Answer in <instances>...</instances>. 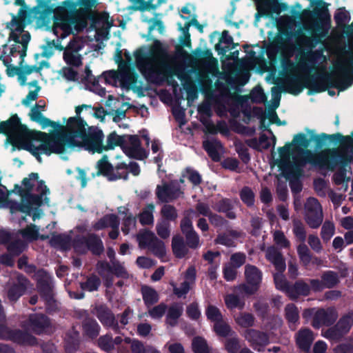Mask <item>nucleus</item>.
I'll return each mask as SVG.
<instances>
[{
    "label": "nucleus",
    "instance_id": "f257e3e1",
    "mask_svg": "<svg viewBox=\"0 0 353 353\" xmlns=\"http://www.w3.org/2000/svg\"><path fill=\"white\" fill-rule=\"evenodd\" d=\"M45 107V103H41V101L32 107L28 114L30 120L39 123L42 129L50 127L59 130L60 134L40 132L39 139H28L27 129L21 124L17 115L12 116L6 121H0V134H6L13 144L21 145L24 150L32 153L39 161H41V154H61L69 147L68 138L70 132L65 128L67 124L61 125L46 117L43 114Z\"/></svg>",
    "mask_w": 353,
    "mask_h": 353
},
{
    "label": "nucleus",
    "instance_id": "f03ea898",
    "mask_svg": "<svg viewBox=\"0 0 353 353\" xmlns=\"http://www.w3.org/2000/svg\"><path fill=\"white\" fill-rule=\"evenodd\" d=\"M86 125L83 119L75 117L68 119L65 128L70 132L68 138V149L79 148L92 153H101L118 145L123 147L125 136H119L113 132L107 137L104 143L103 132L99 129H92L86 132Z\"/></svg>",
    "mask_w": 353,
    "mask_h": 353
},
{
    "label": "nucleus",
    "instance_id": "7ed1b4c3",
    "mask_svg": "<svg viewBox=\"0 0 353 353\" xmlns=\"http://www.w3.org/2000/svg\"><path fill=\"white\" fill-rule=\"evenodd\" d=\"M97 0H67L54 10L52 32L61 39L79 32L87 26V20Z\"/></svg>",
    "mask_w": 353,
    "mask_h": 353
},
{
    "label": "nucleus",
    "instance_id": "20e7f679",
    "mask_svg": "<svg viewBox=\"0 0 353 353\" xmlns=\"http://www.w3.org/2000/svg\"><path fill=\"white\" fill-rule=\"evenodd\" d=\"M296 145L292 150V157L294 163L299 167L295 176L302 174L301 167L306 164L319 168L322 170H333L334 168L343 159V150L326 149L319 152L314 153L307 149L309 140L304 134H299L294 137L292 142Z\"/></svg>",
    "mask_w": 353,
    "mask_h": 353
},
{
    "label": "nucleus",
    "instance_id": "39448f33",
    "mask_svg": "<svg viewBox=\"0 0 353 353\" xmlns=\"http://www.w3.org/2000/svg\"><path fill=\"white\" fill-rule=\"evenodd\" d=\"M37 173H31L28 177L23 179V187L16 185L14 192L21 197V203H12L10 206L11 213L17 211L31 215L32 211L37 210L43 202H48L47 194L50 190L42 181H39Z\"/></svg>",
    "mask_w": 353,
    "mask_h": 353
},
{
    "label": "nucleus",
    "instance_id": "423d86ee",
    "mask_svg": "<svg viewBox=\"0 0 353 353\" xmlns=\"http://www.w3.org/2000/svg\"><path fill=\"white\" fill-rule=\"evenodd\" d=\"M135 62L140 72L152 82L160 83L171 75L169 57L159 50L148 54H139L136 56Z\"/></svg>",
    "mask_w": 353,
    "mask_h": 353
},
{
    "label": "nucleus",
    "instance_id": "0eeeda50",
    "mask_svg": "<svg viewBox=\"0 0 353 353\" xmlns=\"http://www.w3.org/2000/svg\"><path fill=\"white\" fill-rule=\"evenodd\" d=\"M7 28L10 30V39L14 41L17 44L21 46L13 47L10 53L12 56L15 53H18L21 59L26 55L28 44L30 40V35L28 32L24 31V25L19 20L15 18L7 24Z\"/></svg>",
    "mask_w": 353,
    "mask_h": 353
},
{
    "label": "nucleus",
    "instance_id": "6e6552de",
    "mask_svg": "<svg viewBox=\"0 0 353 353\" xmlns=\"http://www.w3.org/2000/svg\"><path fill=\"white\" fill-rule=\"evenodd\" d=\"M265 256L279 272L274 275L276 288L286 292L288 294V290L290 288V286L281 274L285 270V263L281 253L276 248L270 247L266 250Z\"/></svg>",
    "mask_w": 353,
    "mask_h": 353
},
{
    "label": "nucleus",
    "instance_id": "1a4fd4ad",
    "mask_svg": "<svg viewBox=\"0 0 353 353\" xmlns=\"http://www.w3.org/2000/svg\"><path fill=\"white\" fill-rule=\"evenodd\" d=\"M347 142L345 145H342L336 150H343V159L340 161L333 169L338 165H342L339 170H337L334 176L333 180L336 185H341L343 183H346V188L347 187V182L350 179V175L347 176V163L351 161L353 159V139L347 137ZM332 171V170H330Z\"/></svg>",
    "mask_w": 353,
    "mask_h": 353
},
{
    "label": "nucleus",
    "instance_id": "9d476101",
    "mask_svg": "<svg viewBox=\"0 0 353 353\" xmlns=\"http://www.w3.org/2000/svg\"><path fill=\"white\" fill-rule=\"evenodd\" d=\"M244 276L245 283L237 287L239 292L246 295L256 293L261 283L262 272L256 266L248 264L245 266Z\"/></svg>",
    "mask_w": 353,
    "mask_h": 353
},
{
    "label": "nucleus",
    "instance_id": "9b49d317",
    "mask_svg": "<svg viewBox=\"0 0 353 353\" xmlns=\"http://www.w3.org/2000/svg\"><path fill=\"white\" fill-rule=\"evenodd\" d=\"M352 325L353 311H351L343 315L334 326L325 331L323 336L330 340H339L349 332Z\"/></svg>",
    "mask_w": 353,
    "mask_h": 353
},
{
    "label": "nucleus",
    "instance_id": "f8f14e48",
    "mask_svg": "<svg viewBox=\"0 0 353 353\" xmlns=\"http://www.w3.org/2000/svg\"><path fill=\"white\" fill-rule=\"evenodd\" d=\"M334 81L338 87L345 90L352 84L350 78L353 74L352 63L347 59L340 61L335 66L332 72Z\"/></svg>",
    "mask_w": 353,
    "mask_h": 353
},
{
    "label": "nucleus",
    "instance_id": "ddd939ff",
    "mask_svg": "<svg viewBox=\"0 0 353 353\" xmlns=\"http://www.w3.org/2000/svg\"><path fill=\"white\" fill-rule=\"evenodd\" d=\"M84 47V42L80 38H74L65 48L63 59L68 65L79 67L82 64V57L79 51Z\"/></svg>",
    "mask_w": 353,
    "mask_h": 353
},
{
    "label": "nucleus",
    "instance_id": "4468645a",
    "mask_svg": "<svg viewBox=\"0 0 353 353\" xmlns=\"http://www.w3.org/2000/svg\"><path fill=\"white\" fill-rule=\"evenodd\" d=\"M120 221L118 216L114 214H108L102 216L92 224V229L99 231L107 228L111 230L108 236L111 239H116L119 235Z\"/></svg>",
    "mask_w": 353,
    "mask_h": 353
},
{
    "label": "nucleus",
    "instance_id": "2eb2a0df",
    "mask_svg": "<svg viewBox=\"0 0 353 353\" xmlns=\"http://www.w3.org/2000/svg\"><path fill=\"white\" fill-rule=\"evenodd\" d=\"M122 149L130 157L139 160L147 157V152L141 146L140 139L136 135H125Z\"/></svg>",
    "mask_w": 353,
    "mask_h": 353
},
{
    "label": "nucleus",
    "instance_id": "dca6fc26",
    "mask_svg": "<svg viewBox=\"0 0 353 353\" xmlns=\"http://www.w3.org/2000/svg\"><path fill=\"white\" fill-rule=\"evenodd\" d=\"M0 339H9L21 344L34 345L36 339L32 335L19 330H11L0 325Z\"/></svg>",
    "mask_w": 353,
    "mask_h": 353
},
{
    "label": "nucleus",
    "instance_id": "f3484780",
    "mask_svg": "<svg viewBox=\"0 0 353 353\" xmlns=\"http://www.w3.org/2000/svg\"><path fill=\"white\" fill-rule=\"evenodd\" d=\"M28 281L23 276L10 281L6 287L7 297L10 301H16L27 289Z\"/></svg>",
    "mask_w": 353,
    "mask_h": 353
},
{
    "label": "nucleus",
    "instance_id": "a211bd4d",
    "mask_svg": "<svg viewBox=\"0 0 353 353\" xmlns=\"http://www.w3.org/2000/svg\"><path fill=\"white\" fill-rule=\"evenodd\" d=\"M184 279V281L179 286H176L175 283H171L173 287V292L179 298L185 296L195 283L196 270L194 266H190L188 268L185 272Z\"/></svg>",
    "mask_w": 353,
    "mask_h": 353
},
{
    "label": "nucleus",
    "instance_id": "6ab92c4d",
    "mask_svg": "<svg viewBox=\"0 0 353 353\" xmlns=\"http://www.w3.org/2000/svg\"><path fill=\"white\" fill-rule=\"evenodd\" d=\"M182 194V192L179 187L175 185L173 183H162L158 185L156 190V194L157 198L161 201L169 203L178 197Z\"/></svg>",
    "mask_w": 353,
    "mask_h": 353
},
{
    "label": "nucleus",
    "instance_id": "aec40b11",
    "mask_svg": "<svg viewBox=\"0 0 353 353\" xmlns=\"http://www.w3.org/2000/svg\"><path fill=\"white\" fill-rule=\"evenodd\" d=\"M338 318V313L336 309L330 307L327 309H318L315 314L314 319L312 321V326L319 328L323 325L333 324Z\"/></svg>",
    "mask_w": 353,
    "mask_h": 353
},
{
    "label": "nucleus",
    "instance_id": "412c9836",
    "mask_svg": "<svg viewBox=\"0 0 353 353\" xmlns=\"http://www.w3.org/2000/svg\"><path fill=\"white\" fill-rule=\"evenodd\" d=\"M244 337L258 352H263L264 347L269 343L268 336L256 330H247L244 333Z\"/></svg>",
    "mask_w": 353,
    "mask_h": 353
},
{
    "label": "nucleus",
    "instance_id": "4be33fe9",
    "mask_svg": "<svg viewBox=\"0 0 353 353\" xmlns=\"http://www.w3.org/2000/svg\"><path fill=\"white\" fill-rule=\"evenodd\" d=\"M9 243L8 250L14 256L19 255L24 249L25 245L21 240H14L12 236L5 230H0V243Z\"/></svg>",
    "mask_w": 353,
    "mask_h": 353
},
{
    "label": "nucleus",
    "instance_id": "5701e85b",
    "mask_svg": "<svg viewBox=\"0 0 353 353\" xmlns=\"http://www.w3.org/2000/svg\"><path fill=\"white\" fill-rule=\"evenodd\" d=\"M97 168L99 173L109 176L111 180L128 179L126 173H125L124 175H121L114 172V169L111 163L108 161V157L106 155H103L102 158L98 161L97 163Z\"/></svg>",
    "mask_w": 353,
    "mask_h": 353
},
{
    "label": "nucleus",
    "instance_id": "b1692460",
    "mask_svg": "<svg viewBox=\"0 0 353 353\" xmlns=\"http://www.w3.org/2000/svg\"><path fill=\"white\" fill-rule=\"evenodd\" d=\"M290 74H292L293 77H289L285 79L283 87L287 92L296 95L303 90L302 77L296 75V68H294L290 70Z\"/></svg>",
    "mask_w": 353,
    "mask_h": 353
},
{
    "label": "nucleus",
    "instance_id": "393cba45",
    "mask_svg": "<svg viewBox=\"0 0 353 353\" xmlns=\"http://www.w3.org/2000/svg\"><path fill=\"white\" fill-rule=\"evenodd\" d=\"M115 77L125 86L132 85L136 81L129 64L124 61H121L119 64L118 72L115 73Z\"/></svg>",
    "mask_w": 353,
    "mask_h": 353
},
{
    "label": "nucleus",
    "instance_id": "a878e982",
    "mask_svg": "<svg viewBox=\"0 0 353 353\" xmlns=\"http://www.w3.org/2000/svg\"><path fill=\"white\" fill-rule=\"evenodd\" d=\"M296 342L299 348L308 351L314 337L313 332L308 328L301 329L296 334Z\"/></svg>",
    "mask_w": 353,
    "mask_h": 353
},
{
    "label": "nucleus",
    "instance_id": "bb28decb",
    "mask_svg": "<svg viewBox=\"0 0 353 353\" xmlns=\"http://www.w3.org/2000/svg\"><path fill=\"white\" fill-rule=\"evenodd\" d=\"M93 312L104 325L108 327L114 325V317L106 306L103 305H97Z\"/></svg>",
    "mask_w": 353,
    "mask_h": 353
},
{
    "label": "nucleus",
    "instance_id": "cd10ccee",
    "mask_svg": "<svg viewBox=\"0 0 353 353\" xmlns=\"http://www.w3.org/2000/svg\"><path fill=\"white\" fill-rule=\"evenodd\" d=\"M292 147V143H288L283 147L278 149L279 157L275 161L281 169H285L290 165Z\"/></svg>",
    "mask_w": 353,
    "mask_h": 353
},
{
    "label": "nucleus",
    "instance_id": "c85d7f7f",
    "mask_svg": "<svg viewBox=\"0 0 353 353\" xmlns=\"http://www.w3.org/2000/svg\"><path fill=\"white\" fill-rule=\"evenodd\" d=\"M310 288L303 281H296L294 285L290 286L288 290V295L291 299H296L299 296H307L310 294Z\"/></svg>",
    "mask_w": 353,
    "mask_h": 353
},
{
    "label": "nucleus",
    "instance_id": "c756f323",
    "mask_svg": "<svg viewBox=\"0 0 353 353\" xmlns=\"http://www.w3.org/2000/svg\"><path fill=\"white\" fill-rule=\"evenodd\" d=\"M48 325V319L43 314H34L30 316V326L37 334L42 332Z\"/></svg>",
    "mask_w": 353,
    "mask_h": 353
},
{
    "label": "nucleus",
    "instance_id": "7c9ffc66",
    "mask_svg": "<svg viewBox=\"0 0 353 353\" xmlns=\"http://www.w3.org/2000/svg\"><path fill=\"white\" fill-rule=\"evenodd\" d=\"M236 44L233 41V38L229 35L228 30L222 32L219 43L216 45V50L220 54H225L232 48H234Z\"/></svg>",
    "mask_w": 353,
    "mask_h": 353
},
{
    "label": "nucleus",
    "instance_id": "2f4dec72",
    "mask_svg": "<svg viewBox=\"0 0 353 353\" xmlns=\"http://www.w3.org/2000/svg\"><path fill=\"white\" fill-rule=\"evenodd\" d=\"M257 10L261 15H270L279 10L278 3L276 0H261L257 3Z\"/></svg>",
    "mask_w": 353,
    "mask_h": 353
},
{
    "label": "nucleus",
    "instance_id": "473e14b6",
    "mask_svg": "<svg viewBox=\"0 0 353 353\" xmlns=\"http://www.w3.org/2000/svg\"><path fill=\"white\" fill-rule=\"evenodd\" d=\"M172 248L174 254L177 258L184 257L188 252V249L184 243L183 237L178 235L173 236Z\"/></svg>",
    "mask_w": 353,
    "mask_h": 353
},
{
    "label": "nucleus",
    "instance_id": "72a5a7b5",
    "mask_svg": "<svg viewBox=\"0 0 353 353\" xmlns=\"http://www.w3.org/2000/svg\"><path fill=\"white\" fill-rule=\"evenodd\" d=\"M183 311V306L179 304L171 305L166 315V323L170 326H175L177 324L178 319L181 316Z\"/></svg>",
    "mask_w": 353,
    "mask_h": 353
},
{
    "label": "nucleus",
    "instance_id": "f704fd0d",
    "mask_svg": "<svg viewBox=\"0 0 353 353\" xmlns=\"http://www.w3.org/2000/svg\"><path fill=\"white\" fill-rule=\"evenodd\" d=\"M203 145L209 156L214 161H218L219 159V151L222 148L220 141L217 140L205 141L203 142Z\"/></svg>",
    "mask_w": 353,
    "mask_h": 353
},
{
    "label": "nucleus",
    "instance_id": "c9c22d12",
    "mask_svg": "<svg viewBox=\"0 0 353 353\" xmlns=\"http://www.w3.org/2000/svg\"><path fill=\"white\" fill-rule=\"evenodd\" d=\"M155 206L152 203L146 205L139 215L140 223L143 225H152L154 223L153 213Z\"/></svg>",
    "mask_w": 353,
    "mask_h": 353
},
{
    "label": "nucleus",
    "instance_id": "e433bc0d",
    "mask_svg": "<svg viewBox=\"0 0 353 353\" xmlns=\"http://www.w3.org/2000/svg\"><path fill=\"white\" fill-rule=\"evenodd\" d=\"M85 241L88 248L95 254H100L104 250L102 241L96 234H89Z\"/></svg>",
    "mask_w": 353,
    "mask_h": 353
},
{
    "label": "nucleus",
    "instance_id": "4c0bfd02",
    "mask_svg": "<svg viewBox=\"0 0 353 353\" xmlns=\"http://www.w3.org/2000/svg\"><path fill=\"white\" fill-rule=\"evenodd\" d=\"M285 315L290 323V327L294 330L295 324L299 320V312L298 308L292 303L288 304L285 308Z\"/></svg>",
    "mask_w": 353,
    "mask_h": 353
},
{
    "label": "nucleus",
    "instance_id": "58836bf2",
    "mask_svg": "<svg viewBox=\"0 0 353 353\" xmlns=\"http://www.w3.org/2000/svg\"><path fill=\"white\" fill-rule=\"evenodd\" d=\"M30 91L28 95L22 101V104L26 106H29L31 103L38 98L39 92L41 90V87L38 85L37 81L34 80L29 84Z\"/></svg>",
    "mask_w": 353,
    "mask_h": 353
},
{
    "label": "nucleus",
    "instance_id": "ea45409f",
    "mask_svg": "<svg viewBox=\"0 0 353 353\" xmlns=\"http://www.w3.org/2000/svg\"><path fill=\"white\" fill-rule=\"evenodd\" d=\"M195 214L196 212L192 209L187 210L184 212L183 218L180 224L181 230L183 234L194 230L192 219Z\"/></svg>",
    "mask_w": 353,
    "mask_h": 353
},
{
    "label": "nucleus",
    "instance_id": "a19ab883",
    "mask_svg": "<svg viewBox=\"0 0 353 353\" xmlns=\"http://www.w3.org/2000/svg\"><path fill=\"white\" fill-rule=\"evenodd\" d=\"M40 67L37 65H23L22 62L20 64V73L19 74V81L21 85L26 84L27 76L32 73H39Z\"/></svg>",
    "mask_w": 353,
    "mask_h": 353
},
{
    "label": "nucleus",
    "instance_id": "79ce46f5",
    "mask_svg": "<svg viewBox=\"0 0 353 353\" xmlns=\"http://www.w3.org/2000/svg\"><path fill=\"white\" fill-rule=\"evenodd\" d=\"M156 237L154 233L146 230L141 231L137 235V239L141 248H148Z\"/></svg>",
    "mask_w": 353,
    "mask_h": 353
},
{
    "label": "nucleus",
    "instance_id": "37998d69",
    "mask_svg": "<svg viewBox=\"0 0 353 353\" xmlns=\"http://www.w3.org/2000/svg\"><path fill=\"white\" fill-rule=\"evenodd\" d=\"M143 299L147 305H151L159 300V295L155 290L148 286L141 288Z\"/></svg>",
    "mask_w": 353,
    "mask_h": 353
},
{
    "label": "nucleus",
    "instance_id": "c03bdc74",
    "mask_svg": "<svg viewBox=\"0 0 353 353\" xmlns=\"http://www.w3.org/2000/svg\"><path fill=\"white\" fill-rule=\"evenodd\" d=\"M111 273L122 279H130L131 275L128 273L123 263L117 259L112 260Z\"/></svg>",
    "mask_w": 353,
    "mask_h": 353
},
{
    "label": "nucleus",
    "instance_id": "a18cd8bd",
    "mask_svg": "<svg viewBox=\"0 0 353 353\" xmlns=\"http://www.w3.org/2000/svg\"><path fill=\"white\" fill-rule=\"evenodd\" d=\"M213 208L219 212L225 213L226 216L230 219H234L236 218L235 213L232 211V205L229 200L222 199L217 202Z\"/></svg>",
    "mask_w": 353,
    "mask_h": 353
},
{
    "label": "nucleus",
    "instance_id": "49530a36",
    "mask_svg": "<svg viewBox=\"0 0 353 353\" xmlns=\"http://www.w3.org/2000/svg\"><path fill=\"white\" fill-rule=\"evenodd\" d=\"M224 301L226 307L229 310H233L234 308L242 310L245 305L244 301L240 299L239 296L234 294H227L224 297Z\"/></svg>",
    "mask_w": 353,
    "mask_h": 353
},
{
    "label": "nucleus",
    "instance_id": "de8ad7c7",
    "mask_svg": "<svg viewBox=\"0 0 353 353\" xmlns=\"http://www.w3.org/2000/svg\"><path fill=\"white\" fill-rule=\"evenodd\" d=\"M235 322L242 327H250L254 325V316L248 312H240L234 317Z\"/></svg>",
    "mask_w": 353,
    "mask_h": 353
},
{
    "label": "nucleus",
    "instance_id": "09e8293b",
    "mask_svg": "<svg viewBox=\"0 0 353 353\" xmlns=\"http://www.w3.org/2000/svg\"><path fill=\"white\" fill-rule=\"evenodd\" d=\"M240 236L239 232L232 231L229 234H223L218 236L215 240L216 243L231 247L234 245V239Z\"/></svg>",
    "mask_w": 353,
    "mask_h": 353
},
{
    "label": "nucleus",
    "instance_id": "8fccbe9b",
    "mask_svg": "<svg viewBox=\"0 0 353 353\" xmlns=\"http://www.w3.org/2000/svg\"><path fill=\"white\" fill-rule=\"evenodd\" d=\"M161 215L162 216L161 220H165L170 223V221H174L177 219L178 212L173 205L165 204L161 210Z\"/></svg>",
    "mask_w": 353,
    "mask_h": 353
},
{
    "label": "nucleus",
    "instance_id": "3c124183",
    "mask_svg": "<svg viewBox=\"0 0 353 353\" xmlns=\"http://www.w3.org/2000/svg\"><path fill=\"white\" fill-rule=\"evenodd\" d=\"M19 232L24 240L28 241H34L39 237V228L35 225H28L26 228L19 230Z\"/></svg>",
    "mask_w": 353,
    "mask_h": 353
},
{
    "label": "nucleus",
    "instance_id": "603ef678",
    "mask_svg": "<svg viewBox=\"0 0 353 353\" xmlns=\"http://www.w3.org/2000/svg\"><path fill=\"white\" fill-rule=\"evenodd\" d=\"M305 219L307 225L312 228H319L323 219V212L305 214Z\"/></svg>",
    "mask_w": 353,
    "mask_h": 353
},
{
    "label": "nucleus",
    "instance_id": "864d4df0",
    "mask_svg": "<svg viewBox=\"0 0 353 353\" xmlns=\"http://www.w3.org/2000/svg\"><path fill=\"white\" fill-rule=\"evenodd\" d=\"M83 328L85 333L90 337H95L99 334V326L94 320L86 319L83 324Z\"/></svg>",
    "mask_w": 353,
    "mask_h": 353
},
{
    "label": "nucleus",
    "instance_id": "5fc2aeb1",
    "mask_svg": "<svg viewBox=\"0 0 353 353\" xmlns=\"http://www.w3.org/2000/svg\"><path fill=\"white\" fill-rule=\"evenodd\" d=\"M148 249L154 255L162 257L165 254V247L164 243L157 237L151 243Z\"/></svg>",
    "mask_w": 353,
    "mask_h": 353
},
{
    "label": "nucleus",
    "instance_id": "6e6d98bb",
    "mask_svg": "<svg viewBox=\"0 0 353 353\" xmlns=\"http://www.w3.org/2000/svg\"><path fill=\"white\" fill-rule=\"evenodd\" d=\"M192 346L194 353H210V347L202 337H195L192 340Z\"/></svg>",
    "mask_w": 353,
    "mask_h": 353
},
{
    "label": "nucleus",
    "instance_id": "4d7b16f0",
    "mask_svg": "<svg viewBox=\"0 0 353 353\" xmlns=\"http://www.w3.org/2000/svg\"><path fill=\"white\" fill-rule=\"evenodd\" d=\"M116 171H119L120 170H124L123 172L121 173V175H124L125 173H127V171H129L134 176H138L140 174V168L138 165V163L135 162H131L130 164L127 165L124 163H121L120 164H118L115 167Z\"/></svg>",
    "mask_w": 353,
    "mask_h": 353
},
{
    "label": "nucleus",
    "instance_id": "13d9d810",
    "mask_svg": "<svg viewBox=\"0 0 353 353\" xmlns=\"http://www.w3.org/2000/svg\"><path fill=\"white\" fill-rule=\"evenodd\" d=\"M321 279L325 288H331L339 282L337 274L332 271L323 273Z\"/></svg>",
    "mask_w": 353,
    "mask_h": 353
},
{
    "label": "nucleus",
    "instance_id": "bf43d9fd",
    "mask_svg": "<svg viewBox=\"0 0 353 353\" xmlns=\"http://www.w3.org/2000/svg\"><path fill=\"white\" fill-rule=\"evenodd\" d=\"M293 233L299 241L304 243L306 239V232L303 223L300 220H293Z\"/></svg>",
    "mask_w": 353,
    "mask_h": 353
},
{
    "label": "nucleus",
    "instance_id": "052dcab7",
    "mask_svg": "<svg viewBox=\"0 0 353 353\" xmlns=\"http://www.w3.org/2000/svg\"><path fill=\"white\" fill-rule=\"evenodd\" d=\"M156 230L161 239H168L170 235V224L165 220L160 219L157 223Z\"/></svg>",
    "mask_w": 353,
    "mask_h": 353
},
{
    "label": "nucleus",
    "instance_id": "680f3d73",
    "mask_svg": "<svg viewBox=\"0 0 353 353\" xmlns=\"http://www.w3.org/2000/svg\"><path fill=\"white\" fill-rule=\"evenodd\" d=\"M335 232V226L334 224L330 221H326L323 224L321 236L323 240L325 242H327L331 237L334 235Z\"/></svg>",
    "mask_w": 353,
    "mask_h": 353
},
{
    "label": "nucleus",
    "instance_id": "e2e57ef3",
    "mask_svg": "<svg viewBox=\"0 0 353 353\" xmlns=\"http://www.w3.org/2000/svg\"><path fill=\"white\" fill-rule=\"evenodd\" d=\"M101 284V281L97 276H91L86 281L81 283V287L83 290L92 292L97 290Z\"/></svg>",
    "mask_w": 353,
    "mask_h": 353
},
{
    "label": "nucleus",
    "instance_id": "0e129e2a",
    "mask_svg": "<svg viewBox=\"0 0 353 353\" xmlns=\"http://www.w3.org/2000/svg\"><path fill=\"white\" fill-rule=\"evenodd\" d=\"M323 212L322 208L318 200L310 197L305 203V214Z\"/></svg>",
    "mask_w": 353,
    "mask_h": 353
},
{
    "label": "nucleus",
    "instance_id": "69168bd1",
    "mask_svg": "<svg viewBox=\"0 0 353 353\" xmlns=\"http://www.w3.org/2000/svg\"><path fill=\"white\" fill-rule=\"evenodd\" d=\"M240 197L242 201L248 206H252L254 203V194L248 187H244L240 191Z\"/></svg>",
    "mask_w": 353,
    "mask_h": 353
},
{
    "label": "nucleus",
    "instance_id": "338daca9",
    "mask_svg": "<svg viewBox=\"0 0 353 353\" xmlns=\"http://www.w3.org/2000/svg\"><path fill=\"white\" fill-rule=\"evenodd\" d=\"M273 238L274 243L280 248H288L290 245V242L285 237L284 233L280 230L274 232Z\"/></svg>",
    "mask_w": 353,
    "mask_h": 353
},
{
    "label": "nucleus",
    "instance_id": "774afa93",
    "mask_svg": "<svg viewBox=\"0 0 353 353\" xmlns=\"http://www.w3.org/2000/svg\"><path fill=\"white\" fill-rule=\"evenodd\" d=\"M206 316L209 320L214 322V323L223 320V316L219 308L212 305L208 306Z\"/></svg>",
    "mask_w": 353,
    "mask_h": 353
}]
</instances>
